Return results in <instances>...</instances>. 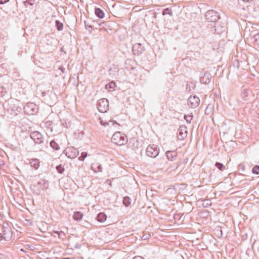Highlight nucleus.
<instances>
[{"label": "nucleus", "mask_w": 259, "mask_h": 259, "mask_svg": "<svg viewBox=\"0 0 259 259\" xmlns=\"http://www.w3.org/2000/svg\"><path fill=\"white\" fill-rule=\"evenodd\" d=\"M59 69L60 70H61L63 73H64V71H65V68H63V67H60L59 68Z\"/></svg>", "instance_id": "obj_45"}, {"label": "nucleus", "mask_w": 259, "mask_h": 259, "mask_svg": "<svg viewBox=\"0 0 259 259\" xmlns=\"http://www.w3.org/2000/svg\"><path fill=\"white\" fill-rule=\"evenodd\" d=\"M20 250H21V251H24V249H23V248H20Z\"/></svg>", "instance_id": "obj_53"}, {"label": "nucleus", "mask_w": 259, "mask_h": 259, "mask_svg": "<svg viewBox=\"0 0 259 259\" xmlns=\"http://www.w3.org/2000/svg\"><path fill=\"white\" fill-rule=\"evenodd\" d=\"M22 3L24 4L26 7L31 9V7L34 4L33 0H23Z\"/></svg>", "instance_id": "obj_25"}, {"label": "nucleus", "mask_w": 259, "mask_h": 259, "mask_svg": "<svg viewBox=\"0 0 259 259\" xmlns=\"http://www.w3.org/2000/svg\"><path fill=\"white\" fill-rule=\"evenodd\" d=\"M55 25H56V28L58 31H61L63 30V24L60 21L56 20L55 21Z\"/></svg>", "instance_id": "obj_30"}, {"label": "nucleus", "mask_w": 259, "mask_h": 259, "mask_svg": "<svg viewBox=\"0 0 259 259\" xmlns=\"http://www.w3.org/2000/svg\"><path fill=\"white\" fill-rule=\"evenodd\" d=\"M82 217L83 214L81 212L79 211H76L74 213L73 218L76 221H79L82 218Z\"/></svg>", "instance_id": "obj_26"}, {"label": "nucleus", "mask_w": 259, "mask_h": 259, "mask_svg": "<svg viewBox=\"0 0 259 259\" xmlns=\"http://www.w3.org/2000/svg\"><path fill=\"white\" fill-rule=\"evenodd\" d=\"M188 100L190 104V107L192 108H195L199 105L200 99L196 95L190 96Z\"/></svg>", "instance_id": "obj_12"}, {"label": "nucleus", "mask_w": 259, "mask_h": 259, "mask_svg": "<svg viewBox=\"0 0 259 259\" xmlns=\"http://www.w3.org/2000/svg\"><path fill=\"white\" fill-rule=\"evenodd\" d=\"M239 169H240L242 171H244L245 169V166L244 164L241 163L238 166Z\"/></svg>", "instance_id": "obj_40"}, {"label": "nucleus", "mask_w": 259, "mask_h": 259, "mask_svg": "<svg viewBox=\"0 0 259 259\" xmlns=\"http://www.w3.org/2000/svg\"><path fill=\"white\" fill-rule=\"evenodd\" d=\"M64 259H70L69 257H66V258H64Z\"/></svg>", "instance_id": "obj_58"}, {"label": "nucleus", "mask_w": 259, "mask_h": 259, "mask_svg": "<svg viewBox=\"0 0 259 259\" xmlns=\"http://www.w3.org/2000/svg\"><path fill=\"white\" fill-rule=\"evenodd\" d=\"M132 51L135 55L139 56L144 52V48L141 43H136L133 45Z\"/></svg>", "instance_id": "obj_11"}, {"label": "nucleus", "mask_w": 259, "mask_h": 259, "mask_svg": "<svg viewBox=\"0 0 259 259\" xmlns=\"http://www.w3.org/2000/svg\"><path fill=\"white\" fill-rule=\"evenodd\" d=\"M8 1L9 0H0V4H4Z\"/></svg>", "instance_id": "obj_43"}, {"label": "nucleus", "mask_w": 259, "mask_h": 259, "mask_svg": "<svg viewBox=\"0 0 259 259\" xmlns=\"http://www.w3.org/2000/svg\"><path fill=\"white\" fill-rule=\"evenodd\" d=\"M165 155L168 160L173 161L177 157L178 153L176 150L167 151Z\"/></svg>", "instance_id": "obj_16"}, {"label": "nucleus", "mask_w": 259, "mask_h": 259, "mask_svg": "<svg viewBox=\"0 0 259 259\" xmlns=\"http://www.w3.org/2000/svg\"><path fill=\"white\" fill-rule=\"evenodd\" d=\"M252 39H253V42L257 45H259V33L254 35Z\"/></svg>", "instance_id": "obj_36"}, {"label": "nucleus", "mask_w": 259, "mask_h": 259, "mask_svg": "<svg viewBox=\"0 0 259 259\" xmlns=\"http://www.w3.org/2000/svg\"><path fill=\"white\" fill-rule=\"evenodd\" d=\"M131 69H134V67H132L131 68Z\"/></svg>", "instance_id": "obj_59"}, {"label": "nucleus", "mask_w": 259, "mask_h": 259, "mask_svg": "<svg viewBox=\"0 0 259 259\" xmlns=\"http://www.w3.org/2000/svg\"><path fill=\"white\" fill-rule=\"evenodd\" d=\"M20 248H21V246H19V244H18V243H17V249H20Z\"/></svg>", "instance_id": "obj_49"}, {"label": "nucleus", "mask_w": 259, "mask_h": 259, "mask_svg": "<svg viewBox=\"0 0 259 259\" xmlns=\"http://www.w3.org/2000/svg\"><path fill=\"white\" fill-rule=\"evenodd\" d=\"M111 141L117 146H122L127 143V139L124 134L120 132H116L113 135Z\"/></svg>", "instance_id": "obj_1"}, {"label": "nucleus", "mask_w": 259, "mask_h": 259, "mask_svg": "<svg viewBox=\"0 0 259 259\" xmlns=\"http://www.w3.org/2000/svg\"><path fill=\"white\" fill-rule=\"evenodd\" d=\"M24 112L28 115H34L38 111V107L34 103L30 102L23 107Z\"/></svg>", "instance_id": "obj_4"}, {"label": "nucleus", "mask_w": 259, "mask_h": 259, "mask_svg": "<svg viewBox=\"0 0 259 259\" xmlns=\"http://www.w3.org/2000/svg\"><path fill=\"white\" fill-rule=\"evenodd\" d=\"M19 108L20 109H21V108H20V107H17V111L18 110V109H19Z\"/></svg>", "instance_id": "obj_56"}, {"label": "nucleus", "mask_w": 259, "mask_h": 259, "mask_svg": "<svg viewBox=\"0 0 259 259\" xmlns=\"http://www.w3.org/2000/svg\"><path fill=\"white\" fill-rule=\"evenodd\" d=\"M32 184L36 185L41 190H44L46 188V181L44 179H39L37 181L33 182Z\"/></svg>", "instance_id": "obj_17"}, {"label": "nucleus", "mask_w": 259, "mask_h": 259, "mask_svg": "<svg viewBox=\"0 0 259 259\" xmlns=\"http://www.w3.org/2000/svg\"><path fill=\"white\" fill-rule=\"evenodd\" d=\"M10 182H11V185L9 186V187L10 188V191L12 195L13 199L14 201H15V191H16V189L13 187V185L14 184V181L11 180Z\"/></svg>", "instance_id": "obj_23"}, {"label": "nucleus", "mask_w": 259, "mask_h": 259, "mask_svg": "<svg viewBox=\"0 0 259 259\" xmlns=\"http://www.w3.org/2000/svg\"><path fill=\"white\" fill-rule=\"evenodd\" d=\"M29 163L30 166L34 168L35 169H37L39 167V160L37 158H33L30 160Z\"/></svg>", "instance_id": "obj_18"}, {"label": "nucleus", "mask_w": 259, "mask_h": 259, "mask_svg": "<svg viewBox=\"0 0 259 259\" xmlns=\"http://www.w3.org/2000/svg\"><path fill=\"white\" fill-rule=\"evenodd\" d=\"M97 106L99 112L105 113L109 110V102L107 99L103 98L97 102Z\"/></svg>", "instance_id": "obj_5"}, {"label": "nucleus", "mask_w": 259, "mask_h": 259, "mask_svg": "<svg viewBox=\"0 0 259 259\" xmlns=\"http://www.w3.org/2000/svg\"><path fill=\"white\" fill-rule=\"evenodd\" d=\"M50 146L55 150H59L60 147L58 144L55 141V140H52L50 143Z\"/></svg>", "instance_id": "obj_27"}, {"label": "nucleus", "mask_w": 259, "mask_h": 259, "mask_svg": "<svg viewBox=\"0 0 259 259\" xmlns=\"http://www.w3.org/2000/svg\"><path fill=\"white\" fill-rule=\"evenodd\" d=\"M64 153L67 157L73 159L78 155L79 151L74 147H68L64 150Z\"/></svg>", "instance_id": "obj_8"}, {"label": "nucleus", "mask_w": 259, "mask_h": 259, "mask_svg": "<svg viewBox=\"0 0 259 259\" xmlns=\"http://www.w3.org/2000/svg\"><path fill=\"white\" fill-rule=\"evenodd\" d=\"M18 144L22 146L23 149L27 150L32 145V140L31 137H28L25 139L18 140Z\"/></svg>", "instance_id": "obj_10"}, {"label": "nucleus", "mask_w": 259, "mask_h": 259, "mask_svg": "<svg viewBox=\"0 0 259 259\" xmlns=\"http://www.w3.org/2000/svg\"><path fill=\"white\" fill-rule=\"evenodd\" d=\"M211 76L209 73L207 72H204L200 77V81L202 83L208 84L211 79Z\"/></svg>", "instance_id": "obj_15"}, {"label": "nucleus", "mask_w": 259, "mask_h": 259, "mask_svg": "<svg viewBox=\"0 0 259 259\" xmlns=\"http://www.w3.org/2000/svg\"><path fill=\"white\" fill-rule=\"evenodd\" d=\"M20 1H22V2H23V0H20Z\"/></svg>", "instance_id": "obj_60"}, {"label": "nucleus", "mask_w": 259, "mask_h": 259, "mask_svg": "<svg viewBox=\"0 0 259 259\" xmlns=\"http://www.w3.org/2000/svg\"><path fill=\"white\" fill-rule=\"evenodd\" d=\"M56 168L59 174H62L64 171V167L62 164L57 165Z\"/></svg>", "instance_id": "obj_34"}, {"label": "nucleus", "mask_w": 259, "mask_h": 259, "mask_svg": "<svg viewBox=\"0 0 259 259\" xmlns=\"http://www.w3.org/2000/svg\"><path fill=\"white\" fill-rule=\"evenodd\" d=\"M167 14L170 15V16H171L172 15V13L171 12L170 8H167L164 9V10L163 11L162 15L163 16L167 15Z\"/></svg>", "instance_id": "obj_33"}, {"label": "nucleus", "mask_w": 259, "mask_h": 259, "mask_svg": "<svg viewBox=\"0 0 259 259\" xmlns=\"http://www.w3.org/2000/svg\"><path fill=\"white\" fill-rule=\"evenodd\" d=\"M54 232H55L56 234H58V235H59V233H59V231H54Z\"/></svg>", "instance_id": "obj_50"}, {"label": "nucleus", "mask_w": 259, "mask_h": 259, "mask_svg": "<svg viewBox=\"0 0 259 259\" xmlns=\"http://www.w3.org/2000/svg\"><path fill=\"white\" fill-rule=\"evenodd\" d=\"M132 62H134V61L133 60H132L131 59H128V60H126V61H125V63L126 64H128V63H131Z\"/></svg>", "instance_id": "obj_46"}, {"label": "nucleus", "mask_w": 259, "mask_h": 259, "mask_svg": "<svg viewBox=\"0 0 259 259\" xmlns=\"http://www.w3.org/2000/svg\"><path fill=\"white\" fill-rule=\"evenodd\" d=\"M178 138L180 140H183L187 136V128L185 125L180 126L179 130Z\"/></svg>", "instance_id": "obj_14"}, {"label": "nucleus", "mask_w": 259, "mask_h": 259, "mask_svg": "<svg viewBox=\"0 0 259 259\" xmlns=\"http://www.w3.org/2000/svg\"><path fill=\"white\" fill-rule=\"evenodd\" d=\"M107 219V215L104 212H100L97 217V220L98 222L103 223Z\"/></svg>", "instance_id": "obj_21"}, {"label": "nucleus", "mask_w": 259, "mask_h": 259, "mask_svg": "<svg viewBox=\"0 0 259 259\" xmlns=\"http://www.w3.org/2000/svg\"><path fill=\"white\" fill-rule=\"evenodd\" d=\"M205 17L207 21L212 24L217 23L221 19L220 13L213 10L207 11L205 13Z\"/></svg>", "instance_id": "obj_2"}, {"label": "nucleus", "mask_w": 259, "mask_h": 259, "mask_svg": "<svg viewBox=\"0 0 259 259\" xmlns=\"http://www.w3.org/2000/svg\"><path fill=\"white\" fill-rule=\"evenodd\" d=\"M133 259H144V258L141 256H136L134 257Z\"/></svg>", "instance_id": "obj_44"}, {"label": "nucleus", "mask_w": 259, "mask_h": 259, "mask_svg": "<svg viewBox=\"0 0 259 259\" xmlns=\"http://www.w3.org/2000/svg\"><path fill=\"white\" fill-rule=\"evenodd\" d=\"M84 24L86 29L88 30L89 31H91L92 27L91 25L87 24L86 21H84Z\"/></svg>", "instance_id": "obj_41"}, {"label": "nucleus", "mask_w": 259, "mask_h": 259, "mask_svg": "<svg viewBox=\"0 0 259 259\" xmlns=\"http://www.w3.org/2000/svg\"><path fill=\"white\" fill-rule=\"evenodd\" d=\"M251 93V91L248 89H243L241 92V97L242 98H245L247 97Z\"/></svg>", "instance_id": "obj_28"}, {"label": "nucleus", "mask_w": 259, "mask_h": 259, "mask_svg": "<svg viewBox=\"0 0 259 259\" xmlns=\"http://www.w3.org/2000/svg\"><path fill=\"white\" fill-rule=\"evenodd\" d=\"M150 237V234H149V233L145 234L143 236L142 239L143 240H146V239H148Z\"/></svg>", "instance_id": "obj_42"}, {"label": "nucleus", "mask_w": 259, "mask_h": 259, "mask_svg": "<svg viewBox=\"0 0 259 259\" xmlns=\"http://www.w3.org/2000/svg\"><path fill=\"white\" fill-rule=\"evenodd\" d=\"M30 137L32 140V144H41L43 142L44 138L42 135L37 131H34L30 134Z\"/></svg>", "instance_id": "obj_7"}, {"label": "nucleus", "mask_w": 259, "mask_h": 259, "mask_svg": "<svg viewBox=\"0 0 259 259\" xmlns=\"http://www.w3.org/2000/svg\"><path fill=\"white\" fill-rule=\"evenodd\" d=\"M215 166L220 170L223 171L225 169V165L219 162H217L215 163Z\"/></svg>", "instance_id": "obj_32"}, {"label": "nucleus", "mask_w": 259, "mask_h": 259, "mask_svg": "<svg viewBox=\"0 0 259 259\" xmlns=\"http://www.w3.org/2000/svg\"><path fill=\"white\" fill-rule=\"evenodd\" d=\"M3 239L6 241L10 240L12 237V232L7 223L4 224L3 230Z\"/></svg>", "instance_id": "obj_9"}, {"label": "nucleus", "mask_w": 259, "mask_h": 259, "mask_svg": "<svg viewBox=\"0 0 259 259\" xmlns=\"http://www.w3.org/2000/svg\"><path fill=\"white\" fill-rule=\"evenodd\" d=\"M25 221L26 222V224H27L29 222V220H27V219H25Z\"/></svg>", "instance_id": "obj_51"}, {"label": "nucleus", "mask_w": 259, "mask_h": 259, "mask_svg": "<svg viewBox=\"0 0 259 259\" xmlns=\"http://www.w3.org/2000/svg\"><path fill=\"white\" fill-rule=\"evenodd\" d=\"M0 239H1V240L4 239H3V233H0Z\"/></svg>", "instance_id": "obj_48"}, {"label": "nucleus", "mask_w": 259, "mask_h": 259, "mask_svg": "<svg viewBox=\"0 0 259 259\" xmlns=\"http://www.w3.org/2000/svg\"><path fill=\"white\" fill-rule=\"evenodd\" d=\"M192 118H193L192 115H185V116H184V119L186 120L187 122L188 123H190L191 121L192 120Z\"/></svg>", "instance_id": "obj_37"}, {"label": "nucleus", "mask_w": 259, "mask_h": 259, "mask_svg": "<svg viewBox=\"0 0 259 259\" xmlns=\"http://www.w3.org/2000/svg\"><path fill=\"white\" fill-rule=\"evenodd\" d=\"M17 241H21L22 240H21V237L17 238Z\"/></svg>", "instance_id": "obj_52"}, {"label": "nucleus", "mask_w": 259, "mask_h": 259, "mask_svg": "<svg viewBox=\"0 0 259 259\" xmlns=\"http://www.w3.org/2000/svg\"><path fill=\"white\" fill-rule=\"evenodd\" d=\"M17 233H18V232H19L20 233H22V232H21V231H20V230H17Z\"/></svg>", "instance_id": "obj_54"}, {"label": "nucleus", "mask_w": 259, "mask_h": 259, "mask_svg": "<svg viewBox=\"0 0 259 259\" xmlns=\"http://www.w3.org/2000/svg\"><path fill=\"white\" fill-rule=\"evenodd\" d=\"M87 153L85 152H83L81 153V155L78 157V159L80 161H83L85 159V158L87 156Z\"/></svg>", "instance_id": "obj_39"}, {"label": "nucleus", "mask_w": 259, "mask_h": 259, "mask_svg": "<svg viewBox=\"0 0 259 259\" xmlns=\"http://www.w3.org/2000/svg\"><path fill=\"white\" fill-rule=\"evenodd\" d=\"M21 132L19 135V139H25L28 137H30V134L28 130V126H23L22 127H20Z\"/></svg>", "instance_id": "obj_13"}, {"label": "nucleus", "mask_w": 259, "mask_h": 259, "mask_svg": "<svg viewBox=\"0 0 259 259\" xmlns=\"http://www.w3.org/2000/svg\"><path fill=\"white\" fill-rule=\"evenodd\" d=\"M101 124L103 125H104L105 127H106L109 124V123L111 122L112 123V125H114V124H116L119 125V124L115 120H109V121H104L103 120H101L100 121Z\"/></svg>", "instance_id": "obj_31"}, {"label": "nucleus", "mask_w": 259, "mask_h": 259, "mask_svg": "<svg viewBox=\"0 0 259 259\" xmlns=\"http://www.w3.org/2000/svg\"><path fill=\"white\" fill-rule=\"evenodd\" d=\"M25 121H27V119H23L21 120L20 122H19V123H21L22 122H25Z\"/></svg>", "instance_id": "obj_47"}, {"label": "nucleus", "mask_w": 259, "mask_h": 259, "mask_svg": "<svg viewBox=\"0 0 259 259\" xmlns=\"http://www.w3.org/2000/svg\"><path fill=\"white\" fill-rule=\"evenodd\" d=\"M159 153V147L155 144L149 145L146 149V154L147 156L155 158Z\"/></svg>", "instance_id": "obj_6"}, {"label": "nucleus", "mask_w": 259, "mask_h": 259, "mask_svg": "<svg viewBox=\"0 0 259 259\" xmlns=\"http://www.w3.org/2000/svg\"><path fill=\"white\" fill-rule=\"evenodd\" d=\"M17 228L20 229L21 230H22L21 229V227H19L18 225H17Z\"/></svg>", "instance_id": "obj_55"}, {"label": "nucleus", "mask_w": 259, "mask_h": 259, "mask_svg": "<svg viewBox=\"0 0 259 259\" xmlns=\"http://www.w3.org/2000/svg\"><path fill=\"white\" fill-rule=\"evenodd\" d=\"M31 189L33 193L36 195H39L41 192V189H39L38 187H37L36 185H34V184H32L31 185Z\"/></svg>", "instance_id": "obj_22"}, {"label": "nucleus", "mask_w": 259, "mask_h": 259, "mask_svg": "<svg viewBox=\"0 0 259 259\" xmlns=\"http://www.w3.org/2000/svg\"><path fill=\"white\" fill-rule=\"evenodd\" d=\"M95 13L96 16L100 19L103 18L105 16L103 11L99 8H96L95 9Z\"/></svg>", "instance_id": "obj_20"}, {"label": "nucleus", "mask_w": 259, "mask_h": 259, "mask_svg": "<svg viewBox=\"0 0 259 259\" xmlns=\"http://www.w3.org/2000/svg\"><path fill=\"white\" fill-rule=\"evenodd\" d=\"M131 199L128 196H125V197H124L123 198V204L126 206V207H127L131 203Z\"/></svg>", "instance_id": "obj_29"}, {"label": "nucleus", "mask_w": 259, "mask_h": 259, "mask_svg": "<svg viewBox=\"0 0 259 259\" xmlns=\"http://www.w3.org/2000/svg\"><path fill=\"white\" fill-rule=\"evenodd\" d=\"M91 168L95 172L102 171V165L99 163H93L91 166Z\"/></svg>", "instance_id": "obj_19"}, {"label": "nucleus", "mask_w": 259, "mask_h": 259, "mask_svg": "<svg viewBox=\"0 0 259 259\" xmlns=\"http://www.w3.org/2000/svg\"><path fill=\"white\" fill-rule=\"evenodd\" d=\"M252 172L254 174L258 175L259 174V165H255L254 166L252 169Z\"/></svg>", "instance_id": "obj_38"}, {"label": "nucleus", "mask_w": 259, "mask_h": 259, "mask_svg": "<svg viewBox=\"0 0 259 259\" xmlns=\"http://www.w3.org/2000/svg\"><path fill=\"white\" fill-rule=\"evenodd\" d=\"M180 164H181V162H180V163H177V165H179Z\"/></svg>", "instance_id": "obj_57"}, {"label": "nucleus", "mask_w": 259, "mask_h": 259, "mask_svg": "<svg viewBox=\"0 0 259 259\" xmlns=\"http://www.w3.org/2000/svg\"><path fill=\"white\" fill-rule=\"evenodd\" d=\"M7 93L6 88L0 85V97H3Z\"/></svg>", "instance_id": "obj_35"}, {"label": "nucleus", "mask_w": 259, "mask_h": 259, "mask_svg": "<svg viewBox=\"0 0 259 259\" xmlns=\"http://www.w3.org/2000/svg\"><path fill=\"white\" fill-rule=\"evenodd\" d=\"M115 87V83L113 81H111L108 84L106 85L105 88L106 90H108L109 91L111 92L114 90Z\"/></svg>", "instance_id": "obj_24"}, {"label": "nucleus", "mask_w": 259, "mask_h": 259, "mask_svg": "<svg viewBox=\"0 0 259 259\" xmlns=\"http://www.w3.org/2000/svg\"><path fill=\"white\" fill-rule=\"evenodd\" d=\"M208 27L211 29V31L213 33L218 34H221L225 32L227 28L225 23L221 21H218L217 23H215L213 24H209Z\"/></svg>", "instance_id": "obj_3"}]
</instances>
